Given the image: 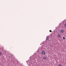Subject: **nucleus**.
<instances>
[{"instance_id": "obj_12", "label": "nucleus", "mask_w": 66, "mask_h": 66, "mask_svg": "<svg viewBox=\"0 0 66 66\" xmlns=\"http://www.w3.org/2000/svg\"><path fill=\"white\" fill-rule=\"evenodd\" d=\"M50 32H52V31H51V30H50Z\"/></svg>"}, {"instance_id": "obj_10", "label": "nucleus", "mask_w": 66, "mask_h": 66, "mask_svg": "<svg viewBox=\"0 0 66 66\" xmlns=\"http://www.w3.org/2000/svg\"><path fill=\"white\" fill-rule=\"evenodd\" d=\"M63 39H65V38L64 37H63Z\"/></svg>"}, {"instance_id": "obj_6", "label": "nucleus", "mask_w": 66, "mask_h": 66, "mask_svg": "<svg viewBox=\"0 0 66 66\" xmlns=\"http://www.w3.org/2000/svg\"><path fill=\"white\" fill-rule=\"evenodd\" d=\"M43 60H46V57H43Z\"/></svg>"}, {"instance_id": "obj_1", "label": "nucleus", "mask_w": 66, "mask_h": 66, "mask_svg": "<svg viewBox=\"0 0 66 66\" xmlns=\"http://www.w3.org/2000/svg\"><path fill=\"white\" fill-rule=\"evenodd\" d=\"M50 36H47L46 39V40H49V37Z\"/></svg>"}, {"instance_id": "obj_4", "label": "nucleus", "mask_w": 66, "mask_h": 66, "mask_svg": "<svg viewBox=\"0 0 66 66\" xmlns=\"http://www.w3.org/2000/svg\"><path fill=\"white\" fill-rule=\"evenodd\" d=\"M61 32L62 33H63L64 32V30H61Z\"/></svg>"}, {"instance_id": "obj_11", "label": "nucleus", "mask_w": 66, "mask_h": 66, "mask_svg": "<svg viewBox=\"0 0 66 66\" xmlns=\"http://www.w3.org/2000/svg\"><path fill=\"white\" fill-rule=\"evenodd\" d=\"M64 26L66 27V23L64 24Z\"/></svg>"}, {"instance_id": "obj_9", "label": "nucleus", "mask_w": 66, "mask_h": 66, "mask_svg": "<svg viewBox=\"0 0 66 66\" xmlns=\"http://www.w3.org/2000/svg\"><path fill=\"white\" fill-rule=\"evenodd\" d=\"M58 66H62V64H59L58 65Z\"/></svg>"}, {"instance_id": "obj_3", "label": "nucleus", "mask_w": 66, "mask_h": 66, "mask_svg": "<svg viewBox=\"0 0 66 66\" xmlns=\"http://www.w3.org/2000/svg\"><path fill=\"white\" fill-rule=\"evenodd\" d=\"M42 53L43 54H44H44H45V52L44 51H43L42 52Z\"/></svg>"}, {"instance_id": "obj_7", "label": "nucleus", "mask_w": 66, "mask_h": 66, "mask_svg": "<svg viewBox=\"0 0 66 66\" xmlns=\"http://www.w3.org/2000/svg\"><path fill=\"white\" fill-rule=\"evenodd\" d=\"M30 59H31V60H32V59L33 60V57H32V56L30 57Z\"/></svg>"}, {"instance_id": "obj_2", "label": "nucleus", "mask_w": 66, "mask_h": 66, "mask_svg": "<svg viewBox=\"0 0 66 66\" xmlns=\"http://www.w3.org/2000/svg\"><path fill=\"white\" fill-rule=\"evenodd\" d=\"M26 62H27L28 65H30V62L29 61V60H28V61H26Z\"/></svg>"}, {"instance_id": "obj_5", "label": "nucleus", "mask_w": 66, "mask_h": 66, "mask_svg": "<svg viewBox=\"0 0 66 66\" xmlns=\"http://www.w3.org/2000/svg\"><path fill=\"white\" fill-rule=\"evenodd\" d=\"M57 36H58V37H59V38L60 37H61V35H60L59 34H58V35Z\"/></svg>"}, {"instance_id": "obj_8", "label": "nucleus", "mask_w": 66, "mask_h": 66, "mask_svg": "<svg viewBox=\"0 0 66 66\" xmlns=\"http://www.w3.org/2000/svg\"><path fill=\"white\" fill-rule=\"evenodd\" d=\"M2 53H1V52H0V55L1 56V55H2Z\"/></svg>"}]
</instances>
